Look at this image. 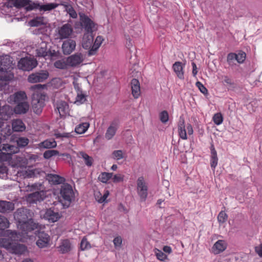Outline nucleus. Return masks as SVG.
<instances>
[{
  "label": "nucleus",
  "mask_w": 262,
  "mask_h": 262,
  "mask_svg": "<svg viewBox=\"0 0 262 262\" xmlns=\"http://www.w3.org/2000/svg\"><path fill=\"white\" fill-rule=\"evenodd\" d=\"M9 226V222L8 219L3 215H0V229L4 230Z\"/></svg>",
  "instance_id": "obj_43"
},
{
  "label": "nucleus",
  "mask_w": 262,
  "mask_h": 262,
  "mask_svg": "<svg viewBox=\"0 0 262 262\" xmlns=\"http://www.w3.org/2000/svg\"><path fill=\"white\" fill-rule=\"evenodd\" d=\"M90 124L88 122L82 123L75 127V131L77 134H82L87 130Z\"/></svg>",
  "instance_id": "obj_35"
},
{
  "label": "nucleus",
  "mask_w": 262,
  "mask_h": 262,
  "mask_svg": "<svg viewBox=\"0 0 262 262\" xmlns=\"http://www.w3.org/2000/svg\"><path fill=\"white\" fill-rule=\"evenodd\" d=\"M14 218L23 236H27L29 232L38 227V224L32 219L31 211L27 208L22 207L17 209L14 213Z\"/></svg>",
  "instance_id": "obj_1"
},
{
  "label": "nucleus",
  "mask_w": 262,
  "mask_h": 262,
  "mask_svg": "<svg viewBox=\"0 0 262 262\" xmlns=\"http://www.w3.org/2000/svg\"><path fill=\"white\" fill-rule=\"evenodd\" d=\"M12 128L15 132H23L25 130L26 126L22 120L16 119L13 121Z\"/></svg>",
  "instance_id": "obj_32"
},
{
  "label": "nucleus",
  "mask_w": 262,
  "mask_h": 262,
  "mask_svg": "<svg viewBox=\"0 0 262 262\" xmlns=\"http://www.w3.org/2000/svg\"><path fill=\"white\" fill-rule=\"evenodd\" d=\"M32 109L33 112L37 115L40 114L42 111L45 105L44 99L42 96L34 95L32 100Z\"/></svg>",
  "instance_id": "obj_9"
},
{
  "label": "nucleus",
  "mask_w": 262,
  "mask_h": 262,
  "mask_svg": "<svg viewBox=\"0 0 262 262\" xmlns=\"http://www.w3.org/2000/svg\"><path fill=\"white\" fill-rule=\"evenodd\" d=\"M37 64L36 60L33 57L22 58L18 62V67L23 71H30Z\"/></svg>",
  "instance_id": "obj_6"
},
{
  "label": "nucleus",
  "mask_w": 262,
  "mask_h": 262,
  "mask_svg": "<svg viewBox=\"0 0 262 262\" xmlns=\"http://www.w3.org/2000/svg\"><path fill=\"white\" fill-rule=\"evenodd\" d=\"M16 142L19 147H24L28 145L29 140L26 137H19L16 139Z\"/></svg>",
  "instance_id": "obj_41"
},
{
  "label": "nucleus",
  "mask_w": 262,
  "mask_h": 262,
  "mask_svg": "<svg viewBox=\"0 0 262 262\" xmlns=\"http://www.w3.org/2000/svg\"><path fill=\"white\" fill-rule=\"evenodd\" d=\"M124 180V176L121 174H115L112 178L113 182L115 183L122 182Z\"/></svg>",
  "instance_id": "obj_56"
},
{
  "label": "nucleus",
  "mask_w": 262,
  "mask_h": 262,
  "mask_svg": "<svg viewBox=\"0 0 262 262\" xmlns=\"http://www.w3.org/2000/svg\"><path fill=\"white\" fill-rule=\"evenodd\" d=\"M122 243V238L120 236L116 237L113 240V243L116 248L120 247Z\"/></svg>",
  "instance_id": "obj_55"
},
{
  "label": "nucleus",
  "mask_w": 262,
  "mask_h": 262,
  "mask_svg": "<svg viewBox=\"0 0 262 262\" xmlns=\"http://www.w3.org/2000/svg\"><path fill=\"white\" fill-rule=\"evenodd\" d=\"M43 20L42 17H37L30 21V25L32 27H38L44 24Z\"/></svg>",
  "instance_id": "obj_40"
},
{
  "label": "nucleus",
  "mask_w": 262,
  "mask_h": 262,
  "mask_svg": "<svg viewBox=\"0 0 262 262\" xmlns=\"http://www.w3.org/2000/svg\"><path fill=\"white\" fill-rule=\"evenodd\" d=\"M210 150V166L213 170H214L217 165L218 158L217 156V152L213 144L211 145Z\"/></svg>",
  "instance_id": "obj_29"
},
{
  "label": "nucleus",
  "mask_w": 262,
  "mask_h": 262,
  "mask_svg": "<svg viewBox=\"0 0 262 262\" xmlns=\"http://www.w3.org/2000/svg\"><path fill=\"white\" fill-rule=\"evenodd\" d=\"M178 132L180 137L183 140L187 139L186 131L185 127V120L183 117L181 116L178 123Z\"/></svg>",
  "instance_id": "obj_27"
},
{
  "label": "nucleus",
  "mask_w": 262,
  "mask_h": 262,
  "mask_svg": "<svg viewBox=\"0 0 262 262\" xmlns=\"http://www.w3.org/2000/svg\"><path fill=\"white\" fill-rule=\"evenodd\" d=\"M224 81L226 83L231 85L233 84V82H232V80L230 78H229L228 76L224 77Z\"/></svg>",
  "instance_id": "obj_61"
},
{
  "label": "nucleus",
  "mask_w": 262,
  "mask_h": 262,
  "mask_svg": "<svg viewBox=\"0 0 262 262\" xmlns=\"http://www.w3.org/2000/svg\"><path fill=\"white\" fill-rule=\"evenodd\" d=\"M91 247L90 243L88 241L86 237L82 238L80 243V249L81 250L84 251L90 249Z\"/></svg>",
  "instance_id": "obj_47"
},
{
  "label": "nucleus",
  "mask_w": 262,
  "mask_h": 262,
  "mask_svg": "<svg viewBox=\"0 0 262 262\" xmlns=\"http://www.w3.org/2000/svg\"><path fill=\"white\" fill-rule=\"evenodd\" d=\"M163 250L164 252L167 253H170L172 252L171 248L168 246H165L163 248Z\"/></svg>",
  "instance_id": "obj_62"
},
{
  "label": "nucleus",
  "mask_w": 262,
  "mask_h": 262,
  "mask_svg": "<svg viewBox=\"0 0 262 262\" xmlns=\"http://www.w3.org/2000/svg\"><path fill=\"white\" fill-rule=\"evenodd\" d=\"M191 64L192 66V75L193 76H195L198 73L196 65L194 62H192Z\"/></svg>",
  "instance_id": "obj_60"
},
{
  "label": "nucleus",
  "mask_w": 262,
  "mask_h": 262,
  "mask_svg": "<svg viewBox=\"0 0 262 262\" xmlns=\"http://www.w3.org/2000/svg\"><path fill=\"white\" fill-rule=\"evenodd\" d=\"M137 189L141 201H145L148 194V187L143 177L138 178L137 180Z\"/></svg>",
  "instance_id": "obj_7"
},
{
  "label": "nucleus",
  "mask_w": 262,
  "mask_h": 262,
  "mask_svg": "<svg viewBox=\"0 0 262 262\" xmlns=\"http://www.w3.org/2000/svg\"><path fill=\"white\" fill-rule=\"evenodd\" d=\"M118 123L117 121L114 120L111 123L106 130L105 137L107 140L111 139L115 135L118 128Z\"/></svg>",
  "instance_id": "obj_22"
},
{
  "label": "nucleus",
  "mask_w": 262,
  "mask_h": 262,
  "mask_svg": "<svg viewBox=\"0 0 262 262\" xmlns=\"http://www.w3.org/2000/svg\"><path fill=\"white\" fill-rule=\"evenodd\" d=\"M48 45L46 42H42L39 47L36 50V54L39 57L52 58L55 55V51H52L48 48Z\"/></svg>",
  "instance_id": "obj_8"
},
{
  "label": "nucleus",
  "mask_w": 262,
  "mask_h": 262,
  "mask_svg": "<svg viewBox=\"0 0 262 262\" xmlns=\"http://www.w3.org/2000/svg\"><path fill=\"white\" fill-rule=\"evenodd\" d=\"M83 60V57L81 53H76L67 58V62L69 67H76L79 65Z\"/></svg>",
  "instance_id": "obj_12"
},
{
  "label": "nucleus",
  "mask_w": 262,
  "mask_h": 262,
  "mask_svg": "<svg viewBox=\"0 0 262 262\" xmlns=\"http://www.w3.org/2000/svg\"><path fill=\"white\" fill-rule=\"evenodd\" d=\"M29 108L28 103L25 101L17 104L14 108V112L17 114H24L28 112Z\"/></svg>",
  "instance_id": "obj_28"
},
{
  "label": "nucleus",
  "mask_w": 262,
  "mask_h": 262,
  "mask_svg": "<svg viewBox=\"0 0 262 262\" xmlns=\"http://www.w3.org/2000/svg\"><path fill=\"white\" fill-rule=\"evenodd\" d=\"M0 246L9 252L17 255L24 254L27 251V248L25 245L13 242L9 238L0 239Z\"/></svg>",
  "instance_id": "obj_2"
},
{
  "label": "nucleus",
  "mask_w": 262,
  "mask_h": 262,
  "mask_svg": "<svg viewBox=\"0 0 262 262\" xmlns=\"http://www.w3.org/2000/svg\"><path fill=\"white\" fill-rule=\"evenodd\" d=\"M49 77V73L47 71H41L40 72L32 73L28 78V80L31 83L41 82L46 80Z\"/></svg>",
  "instance_id": "obj_10"
},
{
  "label": "nucleus",
  "mask_w": 262,
  "mask_h": 262,
  "mask_svg": "<svg viewBox=\"0 0 262 262\" xmlns=\"http://www.w3.org/2000/svg\"><path fill=\"white\" fill-rule=\"evenodd\" d=\"M57 155H59V151L56 150H48L43 153V158L46 159H49L53 156H57Z\"/></svg>",
  "instance_id": "obj_44"
},
{
  "label": "nucleus",
  "mask_w": 262,
  "mask_h": 262,
  "mask_svg": "<svg viewBox=\"0 0 262 262\" xmlns=\"http://www.w3.org/2000/svg\"><path fill=\"white\" fill-rule=\"evenodd\" d=\"M78 157L84 160V162L87 166L91 167L92 166L94 160L92 157L89 156L87 154L83 151L79 152L78 154Z\"/></svg>",
  "instance_id": "obj_34"
},
{
  "label": "nucleus",
  "mask_w": 262,
  "mask_h": 262,
  "mask_svg": "<svg viewBox=\"0 0 262 262\" xmlns=\"http://www.w3.org/2000/svg\"><path fill=\"white\" fill-rule=\"evenodd\" d=\"M187 130L188 135H191L193 134V130L192 128V126L190 124H188L187 125Z\"/></svg>",
  "instance_id": "obj_63"
},
{
  "label": "nucleus",
  "mask_w": 262,
  "mask_h": 262,
  "mask_svg": "<svg viewBox=\"0 0 262 262\" xmlns=\"http://www.w3.org/2000/svg\"><path fill=\"white\" fill-rule=\"evenodd\" d=\"M44 217L48 220L50 223H54L60 218V215L58 211H55L54 209L49 208L46 211Z\"/></svg>",
  "instance_id": "obj_17"
},
{
  "label": "nucleus",
  "mask_w": 262,
  "mask_h": 262,
  "mask_svg": "<svg viewBox=\"0 0 262 262\" xmlns=\"http://www.w3.org/2000/svg\"><path fill=\"white\" fill-rule=\"evenodd\" d=\"M80 24L85 33H93L97 30L96 24L84 13H80Z\"/></svg>",
  "instance_id": "obj_5"
},
{
  "label": "nucleus",
  "mask_w": 262,
  "mask_h": 262,
  "mask_svg": "<svg viewBox=\"0 0 262 262\" xmlns=\"http://www.w3.org/2000/svg\"><path fill=\"white\" fill-rule=\"evenodd\" d=\"M46 179L50 183L53 185L62 184L65 181V179L58 174L49 173L46 175Z\"/></svg>",
  "instance_id": "obj_20"
},
{
  "label": "nucleus",
  "mask_w": 262,
  "mask_h": 262,
  "mask_svg": "<svg viewBox=\"0 0 262 262\" xmlns=\"http://www.w3.org/2000/svg\"><path fill=\"white\" fill-rule=\"evenodd\" d=\"M38 5H39L36 4L35 3H33L32 4H29L28 6H27L26 8L27 11H30V10H33L34 9H37L38 8H39V7L38 6Z\"/></svg>",
  "instance_id": "obj_59"
},
{
  "label": "nucleus",
  "mask_w": 262,
  "mask_h": 262,
  "mask_svg": "<svg viewBox=\"0 0 262 262\" xmlns=\"http://www.w3.org/2000/svg\"><path fill=\"white\" fill-rule=\"evenodd\" d=\"M109 194V192L108 191H106L105 193L103 194L102 196H101L100 199H97V201L99 203H102L103 202H105L106 198H107L108 195Z\"/></svg>",
  "instance_id": "obj_58"
},
{
  "label": "nucleus",
  "mask_w": 262,
  "mask_h": 262,
  "mask_svg": "<svg viewBox=\"0 0 262 262\" xmlns=\"http://www.w3.org/2000/svg\"><path fill=\"white\" fill-rule=\"evenodd\" d=\"M54 106L56 107L55 111H58L60 117L64 116L69 111V105L64 101H57Z\"/></svg>",
  "instance_id": "obj_19"
},
{
  "label": "nucleus",
  "mask_w": 262,
  "mask_h": 262,
  "mask_svg": "<svg viewBox=\"0 0 262 262\" xmlns=\"http://www.w3.org/2000/svg\"><path fill=\"white\" fill-rule=\"evenodd\" d=\"M40 11H50L57 7V5L54 3H49L46 5H38Z\"/></svg>",
  "instance_id": "obj_38"
},
{
  "label": "nucleus",
  "mask_w": 262,
  "mask_h": 262,
  "mask_svg": "<svg viewBox=\"0 0 262 262\" xmlns=\"http://www.w3.org/2000/svg\"><path fill=\"white\" fill-rule=\"evenodd\" d=\"M113 176V173L103 172L98 177V180L103 183H106Z\"/></svg>",
  "instance_id": "obj_37"
},
{
  "label": "nucleus",
  "mask_w": 262,
  "mask_h": 262,
  "mask_svg": "<svg viewBox=\"0 0 262 262\" xmlns=\"http://www.w3.org/2000/svg\"><path fill=\"white\" fill-rule=\"evenodd\" d=\"M227 248V243L224 240H218L213 245L212 250L214 254H217Z\"/></svg>",
  "instance_id": "obj_21"
},
{
  "label": "nucleus",
  "mask_w": 262,
  "mask_h": 262,
  "mask_svg": "<svg viewBox=\"0 0 262 262\" xmlns=\"http://www.w3.org/2000/svg\"><path fill=\"white\" fill-rule=\"evenodd\" d=\"M8 168L6 166L0 165V178L4 179L7 176Z\"/></svg>",
  "instance_id": "obj_53"
},
{
  "label": "nucleus",
  "mask_w": 262,
  "mask_h": 262,
  "mask_svg": "<svg viewBox=\"0 0 262 262\" xmlns=\"http://www.w3.org/2000/svg\"><path fill=\"white\" fill-rule=\"evenodd\" d=\"M227 214L223 211H221L217 216V220L220 224H223L225 223L227 220Z\"/></svg>",
  "instance_id": "obj_50"
},
{
  "label": "nucleus",
  "mask_w": 262,
  "mask_h": 262,
  "mask_svg": "<svg viewBox=\"0 0 262 262\" xmlns=\"http://www.w3.org/2000/svg\"><path fill=\"white\" fill-rule=\"evenodd\" d=\"M50 236L45 232L38 233V239L36 241L37 246L40 248H45L48 246L50 242Z\"/></svg>",
  "instance_id": "obj_13"
},
{
  "label": "nucleus",
  "mask_w": 262,
  "mask_h": 262,
  "mask_svg": "<svg viewBox=\"0 0 262 262\" xmlns=\"http://www.w3.org/2000/svg\"><path fill=\"white\" fill-rule=\"evenodd\" d=\"M196 85L199 88L201 93L204 95L208 94L207 89L204 86V85L200 81L196 82Z\"/></svg>",
  "instance_id": "obj_54"
},
{
  "label": "nucleus",
  "mask_w": 262,
  "mask_h": 262,
  "mask_svg": "<svg viewBox=\"0 0 262 262\" xmlns=\"http://www.w3.org/2000/svg\"><path fill=\"white\" fill-rule=\"evenodd\" d=\"M67 11L71 17L75 18L77 17L76 12L75 11V10L72 6H68L67 8Z\"/></svg>",
  "instance_id": "obj_57"
},
{
  "label": "nucleus",
  "mask_w": 262,
  "mask_h": 262,
  "mask_svg": "<svg viewBox=\"0 0 262 262\" xmlns=\"http://www.w3.org/2000/svg\"><path fill=\"white\" fill-rule=\"evenodd\" d=\"M57 146L56 141L54 140H46L38 144L40 149L54 148Z\"/></svg>",
  "instance_id": "obj_31"
},
{
  "label": "nucleus",
  "mask_w": 262,
  "mask_h": 262,
  "mask_svg": "<svg viewBox=\"0 0 262 262\" xmlns=\"http://www.w3.org/2000/svg\"><path fill=\"white\" fill-rule=\"evenodd\" d=\"M86 100V95L82 94V93L77 94L76 98L75 103H76L78 104H81L84 103Z\"/></svg>",
  "instance_id": "obj_49"
},
{
  "label": "nucleus",
  "mask_w": 262,
  "mask_h": 262,
  "mask_svg": "<svg viewBox=\"0 0 262 262\" xmlns=\"http://www.w3.org/2000/svg\"><path fill=\"white\" fill-rule=\"evenodd\" d=\"M93 33H84L82 41V47L85 49L90 50L93 46Z\"/></svg>",
  "instance_id": "obj_18"
},
{
  "label": "nucleus",
  "mask_w": 262,
  "mask_h": 262,
  "mask_svg": "<svg viewBox=\"0 0 262 262\" xmlns=\"http://www.w3.org/2000/svg\"><path fill=\"white\" fill-rule=\"evenodd\" d=\"M7 234L8 236L11 238L10 240L11 241H18L20 239L21 236L20 233L17 232L16 231H13L11 230H8L6 231ZM21 236H23V234Z\"/></svg>",
  "instance_id": "obj_36"
},
{
  "label": "nucleus",
  "mask_w": 262,
  "mask_h": 262,
  "mask_svg": "<svg viewBox=\"0 0 262 262\" xmlns=\"http://www.w3.org/2000/svg\"><path fill=\"white\" fill-rule=\"evenodd\" d=\"M236 54L235 53H230L227 56V62L229 66L233 67L236 65L234 61L236 60Z\"/></svg>",
  "instance_id": "obj_39"
},
{
  "label": "nucleus",
  "mask_w": 262,
  "mask_h": 262,
  "mask_svg": "<svg viewBox=\"0 0 262 262\" xmlns=\"http://www.w3.org/2000/svg\"><path fill=\"white\" fill-rule=\"evenodd\" d=\"M155 254L157 259L160 261H164L167 259V256L162 251L158 249H155Z\"/></svg>",
  "instance_id": "obj_48"
},
{
  "label": "nucleus",
  "mask_w": 262,
  "mask_h": 262,
  "mask_svg": "<svg viewBox=\"0 0 262 262\" xmlns=\"http://www.w3.org/2000/svg\"><path fill=\"white\" fill-rule=\"evenodd\" d=\"M160 120L163 123H166L169 119V115L166 111H163L160 113Z\"/></svg>",
  "instance_id": "obj_51"
},
{
  "label": "nucleus",
  "mask_w": 262,
  "mask_h": 262,
  "mask_svg": "<svg viewBox=\"0 0 262 262\" xmlns=\"http://www.w3.org/2000/svg\"><path fill=\"white\" fill-rule=\"evenodd\" d=\"M212 119L214 123L217 125L221 124L223 121V116L220 113L215 114Z\"/></svg>",
  "instance_id": "obj_45"
},
{
  "label": "nucleus",
  "mask_w": 262,
  "mask_h": 262,
  "mask_svg": "<svg viewBox=\"0 0 262 262\" xmlns=\"http://www.w3.org/2000/svg\"><path fill=\"white\" fill-rule=\"evenodd\" d=\"M12 61L9 56L6 55L0 58V86L6 85L7 82L11 79L8 75L7 70L11 67Z\"/></svg>",
  "instance_id": "obj_3"
},
{
  "label": "nucleus",
  "mask_w": 262,
  "mask_h": 262,
  "mask_svg": "<svg viewBox=\"0 0 262 262\" xmlns=\"http://www.w3.org/2000/svg\"><path fill=\"white\" fill-rule=\"evenodd\" d=\"M46 198L45 192L43 191H35L30 193L28 196V201L31 203L40 202Z\"/></svg>",
  "instance_id": "obj_16"
},
{
  "label": "nucleus",
  "mask_w": 262,
  "mask_h": 262,
  "mask_svg": "<svg viewBox=\"0 0 262 262\" xmlns=\"http://www.w3.org/2000/svg\"><path fill=\"white\" fill-rule=\"evenodd\" d=\"M54 66L57 69H66L68 67H69L68 63L67 62V59L66 61L63 60H58L54 62Z\"/></svg>",
  "instance_id": "obj_42"
},
{
  "label": "nucleus",
  "mask_w": 262,
  "mask_h": 262,
  "mask_svg": "<svg viewBox=\"0 0 262 262\" xmlns=\"http://www.w3.org/2000/svg\"><path fill=\"white\" fill-rule=\"evenodd\" d=\"M103 40V38L101 36H98L96 37L95 42L93 43L92 47L90 50L88 51V56H91L95 55L97 51L99 49Z\"/></svg>",
  "instance_id": "obj_26"
},
{
  "label": "nucleus",
  "mask_w": 262,
  "mask_h": 262,
  "mask_svg": "<svg viewBox=\"0 0 262 262\" xmlns=\"http://www.w3.org/2000/svg\"><path fill=\"white\" fill-rule=\"evenodd\" d=\"M14 209V204L11 202L0 201V212L6 213L12 211Z\"/></svg>",
  "instance_id": "obj_24"
},
{
  "label": "nucleus",
  "mask_w": 262,
  "mask_h": 262,
  "mask_svg": "<svg viewBox=\"0 0 262 262\" xmlns=\"http://www.w3.org/2000/svg\"><path fill=\"white\" fill-rule=\"evenodd\" d=\"M75 41L72 39H68L62 43V49L63 53L64 55H69L75 50Z\"/></svg>",
  "instance_id": "obj_15"
},
{
  "label": "nucleus",
  "mask_w": 262,
  "mask_h": 262,
  "mask_svg": "<svg viewBox=\"0 0 262 262\" xmlns=\"http://www.w3.org/2000/svg\"><path fill=\"white\" fill-rule=\"evenodd\" d=\"M172 68L174 72L180 79H183L184 78L183 68L181 62L177 61L174 62L172 66Z\"/></svg>",
  "instance_id": "obj_30"
},
{
  "label": "nucleus",
  "mask_w": 262,
  "mask_h": 262,
  "mask_svg": "<svg viewBox=\"0 0 262 262\" xmlns=\"http://www.w3.org/2000/svg\"><path fill=\"white\" fill-rule=\"evenodd\" d=\"M27 96L24 92H18L15 93L13 95L10 96V100L13 101L15 103L17 104L19 103H21L26 101Z\"/></svg>",
  "instance_id": "obj_25"
},
{
  "label": "nucleus",
  "mask_w": 262,
  "mask_h": 262,
  "mask_svg": "<svg viewBox=\"0 0 262 262\" xmlns=\"http://www.w3.org/2000/svg\"><path fill=\"white\" fill-rule=\"evenodd\" d=\"M14 110L9 105L0 106V119L8 120L13 114Z\"/></svg>",
  "instance_id": "obj_14"
},
{
  "label": "nucleus",
  "mask_w": 262,
  "mask_h": 262,
  "mask_svg": "<svg viewBox=\"0 0 262 262\" xmlns=\"http://www.w3.org/2000/svg\"><path fill=\"white\" fill-rule=\"evenodd\" d=\"M113 158L117 160H119L124 158L123 151L121 150H114L112 152Z\"/></svg>",
  "instance_id": "obj_52"
},
{
  "label": "nucleus",
  "mask_w": 262,
  "mask_h": 262,
  "mask_svg": "<svg viewBox=\"0 0 262 262\" xmlns=\"http://www.w3.org/2000/svg\"><path fill=\"white\" fill-rule=\"evenodd\" d=\"M255 251L260 257H262V246L256 247Z\"/></svg>",
  "instance_id": "obj_64"
},
{
  "label": "nucleus",
  "mask_w": 262,
  "mask_h": 262,
  "mask_svg": "<svg viewBox=\"0 0 262 262\" xmlns=\"http://www.w3.org/2000/svg\"><path fill=\"white\" fill-rule=\"evenodd\" d=\"M59 248V251L62 253H66L70 251L71 249V244L70 241L67 239L63 240L61 242Z\"/></svg>",
  "instance_id": "obj_33"
},
{
  "label": "nucleus",
  "mask_w": 262,
  "mask_h": 262,
  "mask_svg": "<svg viewBox=\"0 0 262 262\" xmlns=\"http://www.w3.org/2000/svg\"><path fill=\"white\" fill-rule=\"evenodd\" d=\"M130 84L133 96L135 98H138L141 93L140 85L139 80L134 78L132 80Z\"/></svg>",
  "instance_id": "obj_23"
},
{
  "label": "nucleus",
  "mask_w": 262,
  "mask_h": 262,
  "mask_svg": "<svg viewBox=\"0 0 262 262\" xmlns=\"http://www.w3.org/2000/svg\"><path fill=\"white\" fill-rule=\"evenodd\" d=\"M60 193L64 201L63 206L68 207L74 198V193L72 186L68 184H63L61 187Z\"/></svg>",
  "instance_id": "obj_4"
},
{
  "label": "nucleus",
  "mask_w": 262,
  "mask_h": 262,
  "mask_svg": "<svg viewBox=\"0 0 262 262\" xmlns=\"http://www.w3.org/2000/svg\"><path fill=\"white\" fill-rule=\"evenodd\" d=\"M246 58V54L244 52L242 51H240L238 54H236V60L239 64L244 63Z\"/></svg>",
  "instance_id": "obj_46"
},
{
  "label": "nucleus",
  "mask_w": 262,
  "mask_h": 262,
  "mask_svg": "<svg viewBox=\"0 0 262 262\" xmlns=\"http://www.w3.org/2000/svg\"><path fill=\"white\" fill-rule=\"evenodd\" d=\"M73 32L72 26L69 23L65 24L58 28V34L61 39L69 38Z\"/></svg>",
  "instance_id": "obj_11"
}]
</instances>
